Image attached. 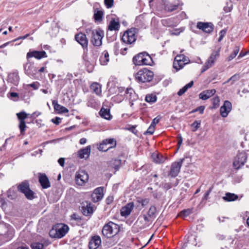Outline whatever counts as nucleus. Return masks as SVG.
<instances>
[{
  "label": "nucleus",
  "mask_w": 249,
  "mask_h": 249,
  "mask_svg": "<svg viewBox=\"0 0 249 249\" xmlns=\"http://www.w3.org/2000/svg\"><path fill=\"white\" fill-rule=\"evenodd\" d=\"M69 230V227L64 224H57L50 231V235L53 238H61L64 237Z\"/></svg>",
  "instance_id": "1"
},
{
  "label": "nucleus",
  "mask_w": 249,
  "mask_h": 249,
  "mask_svg": "<svg viewBox=\"0 0 249 249\" xmlns=\"http://www.w3.org/2000/svg\"><path fill=\"white\" fill-rule=\"evenodd\" d=\"M119 231V226L110 221L103 227L102 233L104 236L111 238L116 235Z\"/></svg>",
  "instance_id": "2"
},
{
  "label": "nucleus",
  "mask_w": 249,
  "mask_h": 249,
  "mask_svg": "<svg viewBox=\"0 0 249 249\" xmlns=\"http://www.w3.org/2000/svg\"><path fill=\"white\" fill-rule=\"evenodd\" d=\"M14 235V229L8 224H0V236L4 242H8L11 240Z\"/></svg>",
  "instance_id": "3"
},
{
  "label": "nucleus",
  "mask_w": 249,
  "mask_h": 249,
  "mask_svg": "<svg viewBox=\"0 0 249 249\" xmlns=\"http://www.w3.org/2000/svg\"><path fill=\"white\" fill-rule=\"evenodd\" d=\"M133 62L135 65H150L152 62L151 56L146 52L141 53L134 56Z\"/></svg>",
  "instance_id": "4"
},
{
  "label": "nucleus",
  "mask_w": 249,
  "mask_h": 249,
  "mask_svg": "<svg viewBox=\"0 0 249 249\" xmlns=\"http://www.w3.org/2000/svg\"><path fill=\"white\" fill-rule=\"evenodd\" d=\"M153 72L147 69L140 70L135 75L136 79L142 83L150 82L153 79Z\"/></svg>",
  "instance_id": "5"
},
{
  "label": "nucleus",
  "mask_w": 249,
  "mask_h": 249,
  "mask_svg": "<svg viewBox=\"0 0 249 249\" xmlns=\"http://www.w3.org/2000/svg\"><path fill=\"white\" fill-rule=\"evenodd\" d=\"M17 188L18 191L24 194L28 199L32 200L35 197V193L30 189L29 183L27 180H24L19 184Z\"/></svg>",
  "instance_id": "6"
},
{
  "label": "nucleus",
  "mask_w": 249,
  "mask_h": 249,
  "mask_svg": "<svg viewBox=\"0 0 249 249\" xmlns=\"http://www.w3.org/2000/svg\"><path fill=\"white\" fill-rule=\"evenodd\" d=\"M190 62L188 57L185 56L184 54H179L176 56L173 63V67L177 71H178L187 64Z\"/></svg>",
  "instance_id": "7"
},
{
  "label": "nucleus",
  "mask_w": 249,
  "mask_h": 249,
  "mask_svg": "<svg viewBox=\"0 0 249 249\" xmlns=\"http://www.w3.org/2000/svg\"><path fill=\"white\" fill-rule=\"evenodd\" d=\"M104 36V32L100 30L91 31V42L95 46H100L102 45V39Z\"/></svg>",
  "instance_id": "8"
},
{
  "label": "nucleus",
  "mask_w": 249,
  "mask_h": 249,
  "mask_svg": "<svg viewBox=\"0 0 249 249\" xmlns=\"http://www.w3.org/2000/svg\"><path fill=\"white\" fill-rule=\"evenodd\" d=\"M136 37L134 29H130L125 32L122 37V40L126 44L131 45L135 42Z\"/></svg>",
  "instance_id": "9"
},
{
  "label": "nucleus",
  "mask_w": 249,
  "mask_h": 249,
  "mask_svg": "<svg viewBox=\"0 0 249 249\" xmlns=\"http://www.w3.org/2000/svg\"><path fill=\"white\" fill-rule=\"evenodd\" d=\"M75 181L77 185L82 186L89 180V175L84 170H78L75 174Z\"/></svg>",
  "instance_id": "10"
},
{
  "label": "nucleus",
  "mask_w": 249,
  "mask_h": 249,
  "mask_svg": "<svg viewBox=\"0 0 249 249\" xmlns=\"http://www.w3.org/2000/svg\"><path fill=\"white\" fill-rule=\"evenodd\" d=\"M116 145V142L114 139H107L103 141L98 148L100 151H106L108 149L115 147Z\"/></svg>",
  "instance_id": "11"
},
{
  "label": "nucleus",
  "mask_w": 249,
  "mask_h": 249,
  "mask_svg": "<svg viewBox=\"0 0 249 249\" xmlns=\"http://www.w3.org/2000/svg\"><path fill=\"white\" fill-rule=\"evenodd\" d=\"M247 159L245 153H240L237 155L233 162V165L235 169H238L245 164Z\"/></svg>",
  "instance_id": "12"
},
{
  "label": "nucleus",
  "mask_w": 249,
  "mask_h": 249,
  "mask_svg": "<svg viewBox=\"0 0 249 249\" xmlns=\"http://www.w3.org/2000/svg\"><path fill=\"white\" fill-rule=\"evenodd\" d=\"M17 116L19 121V128L21 135H24L26 125L24 120L28 117V114L24 111L17 113Z\"/></svg>",
  "instance_id": "13"
},
{
  "label": "nucleus",
  "mask_w": 249,
  "mask_h": 249,
  "mask_svg": "<svg viewBox=\"0 0 249 249\" xmlns=\"http://www.w3.org/2000/svg\"><path fill=\"white\" fill-rule=\"evenodd\" d=\"M184 160V159H181L179 161L174 162L172 164L169 175L174 178L178 175Z\"/></svg>",
  "instance_id": "14"
},
{
  "label": "nucleus",
  "mask_w": 249,
  "mask_h": 249,
  "mask_svg": "<svg viewBox=\"0 0 249 249\" xmlns=\"http://www.w3.org/2000/svg\"><path fill=\"white\" fill-rule=\"evenodd\" d=\"M196 27L207 33H210L213 30V24L211 22H198Z\"/></svg>",
  "instance_id": "15"
},
{
  "label": "nucleus",
  "mask_w": 249,
  "mask_h": 249,
  "mask_svg": "<svg viewBox=\"0 0 249 249\" xmlns=\"http://www.w3.org/2000/svg\"><path fill=\"white\" fill-rule=\"evenodd\" d=\"M153 220L154 219L151 217H149V215L147 214L140 216L138 221L142 224V225L140 226V228L143 229L147 227Z\"/></svg>",
  "instance_id": "16"
},
{
  "label": "nucleus",
  "mask_w": 249,
  "mask_h": 249,
  "mask_svg": "<svg viewBox=\"0 0 249 249\" xmlns=\"http://www.w3.org/2000/svg\"><path fill=\"white\" fill-rule=\"evenodd\" d=\"M47 57L46 52L44 51H30L27 53L26 57L28 60L32 57H35L37 59H40L42 58H46Z\"/></svg>",
  "instance_id": "17"
},
{
  "label": "nucleus",
  "mask_w": 249,
  "mask_h": 249,
  "mask_svg": "<svg viewBox=\"0 0 249 249\" xmlns=\"http://www.w3.org/2000/svg\"><path fill=\"white\" fill-rule=\"evenodd\" d=\"M90 152L91 147L90 145H89L78 150L77 152V156L79 159L86 160L89 158Z\"/></svg>",
  "instance_id": "18"
},
{
  "label": "nucleus",
  "mask_w": 249,
  "mask_h": 249,
  "mask_svg": "<svg viewBox=\"0 0 249 249\" xmlns=\"http://www.w3.org/2000/svg\"><path fill=\"white\" fill-rule=\"evenodd\" d=\"M125 93V97L129 100L130 106L132 107L133 105V102L138 99V96L131 88H127Z\"/></svg>",
  "instance_id": "19"
},
{
  "label": "nucleus",
  "mask_w": 249,
  "mask_h": 249,
  "mask_svg": "<svg viewBox=\"0 0 249 249\" xmlns=\"http://www.w3.org/2000/svg\"><path fill=\"white\" fill-rule=\"evenodd\" d=\"M25 73L29 76H33L36 73V70L34 66V64L29 60L24 65Z\"/></svg>",
  "instance_id": "20"
},
{
  "label": "nucleus",
  "mask_w": 249,
  "mask_h": 249,
  "mask_svg": "<svg viewBox=\"0 0 249 249\" xmlns=\"http://www.w3.org/2000/svg\"><path fill=\"white\" fill-rule=\"evenodd\" d=\"M231 109V104L229 101H225L224 104L220 107V114L223 117H226L228 116L229 113Z\"/></svg>",
  "instance_id": "21"
},
{
  "label": "nucleus",
  "mask_w": 249,
  "mask_h": 249,
  "mask_svg": "<svg viewBox=\"0 0 249 249\" xmlns=\"http://www.w3.org/2000/svg\"><path fill=\"white\" fill-rule=\"evenodd\" d=\"M134 205L133 202L127 203L122 207L120 211L121 215L122 216L126 217L130 215L134 208Z\"/></svg>",
  "instance_id": "22"
},
{
  "label": "nucleus",
  "mask_w": 249,
  "mask_h": 249,
  "mask_svg": "<svg viewBox=\"0 0 249 249\" xmlns=\"http://www.w3.org/2000/svg\"><path fill=\"white\" fill-rule=\"evenodd\" d=\"M75 39L83 47L88 46V41L86 35L82 33L76 34L75 36Z\"/></svg>",
  "instance_id": "23"
},
{
  "label": "nucleus",
  "mask_w": 249,
  "mask_h": 249,
  "mask_svg": "<svg viewBox=\"0 0 249 249\" xmlns=\"http://www.w3.org/2000/svg\"><path fill=\"white\" fill-rule=\"evenodd\" d=\"M101 244V239L100 236L96 235L92 237L89 243V249H96Z\"/></svg>",
  "instance_id": "24"
},
{
  "label": "nucleus",
  "mask_w": 249,
  "mask_h": 249,
  "mask_svg": "<svg viewBox=\"0 0 249 249\" xmlns=\"http://www.w3.org/2000/svg\"><path fill=\"white\" fill-rule=\"evenodd\" d=\"M120 27V21L118 18H111L108 26V29L110 31H118Z\"/></svg>",
  "instance_id": "25"
},
{
  "label": "nucleus",
  "mask_w": 249,
  "mask_h": 249,
  "mask_svg": "<svg viewBox=\"0 0 249 249\" xmlns=\"http://www.w3.org/2000/svg\"><path fill=\"white\" fill-rule=\"evenodd\" d=\"M215 92L216 90L214 89L206 90L199 94V97L203 100H205L213 95Z\"/></svg>",
  "instance_id": "26"
},
{
  "label": "nucleus",
  "mask_w": 249,
  "mask_h": 249,
  "mask_svg": "<svg viewBox=\"0 0 249 249\" xmlns=\"http://www.w3.org/2000/svg\"><path fill=\"white\" fill-rule=\"evenodd\" d=\"M39 181L41 186L44 189L48 188L50 186V183L49 180L46 175L44 174H39Z\"/></svg>",
  "instance_id": "27"
},
{
  "label": "nucleus",
  "mask_w": 249,
  "mask_h": 249,
  "mask_svg": "<svg viewBox=\"0 0 249 249\" xmlns=\"http://www.w3.org/2000/svg\"><path fill=\"white\" fill-rule=\"evenodd\" d=\"M19 80V77L18 72L15 71L9 74L8 80L9 82L17 85L18 83Z\"/></svg>",
  "instance_id": "28"
},
{
  "label": "nucleus",
  "mask_w": 249,
  "mask_h": 249,
  "mask_svg": "<svg viewBox=\"0 0 249 249\" xmlns=\"http://www.w3.org/2000/svg\"><path fill=\"white\" fill-rule=\"evenodd\" d=\"M52 104L54 110L58 111V113H68L69 112V110L66 107L58 104L56 100H53Z\"/></svg>",
  "instance_id": "29"
},
{
  "label": "nucleus",
  "mask_w": 249,
  "mask_h": 249,
  "mask_svg": "<svg viewBox=\"0 0 249 249\" xmlns=\"http://www.w3.org/2000/svg\"><path fill=\"white\" fill-rule=\"evenodd\" d=\"M109 54L107 51H104L102 55L100 56V62L102 65H106L109 62Z\"/></svg>",
  "instance_id": "30"
},
{
  "label": "nucleus",
  "mask_w": 249,
  "mask_h": 249,
  "mask_svg": "<svg viewBox=\"0 0 249 249\" xmlns=\"http://www.w3.org/2000/svg\"><path fill=\"white\" fill-rule=\"evenodd\" d=\"M100 116L107 120H110L111 115L109 109L102 108L99 112Z\"/></svg>",
  "instance_id": "31"
},
{
  "label": "nucleus",
  "mask_w": 249,
  "mask_h": 249,
  "mask_svg": "<svg viewBox=\"0 0 249 249\" xmlns=\"http://www.w3.org/2000/svg\"><path fill=\"white\" fill-rule=\"evenodd\" d=\"M164 9L168 12H172L178 9H181L179 8L178 3L174 5L171 3H167L165 5Z\"/></svg>",
  "instance_id": "32"
},
{
  "label": "nucleus",
  "mask_w": 249,
  "mask_h": 249,
  "mask_svg": "<svg viewBox=\"0 0 249 249\" xmlns=\"http://www.w3.org/2000/svg\"><path fill=\"white\" fill-rule=\"evenodd\" d=\"M238 197V196L234 194L227 193L225 196L223 197V199L227 201H232L237 199Z\"/></svg>",
  "instance_id": "33"
},
{
  "label": "nucleus",
  "mask_w": 249,
  "mask_h": 249,
  "mask_svg": "<svg viewBox=\"0 0 249 249\" xmlns=\"http://www.w3.org/2000/svg\"><path fill=\"white\" fill-rule=\"evenodd\" d=\"M90 89L97 95L101 93V87L97 83H94L90 86Z\"/></svg>",
  "instance_id": "34"
},
{
  "label": "nucleus",
  "mask_w": 249,
  "mask_h": 249,
  "mask_svg": "<svg viewBox=\"0 0 249 249\" xmlns=\"http://www.w3.org/2000/svg\"><path fill=\"white\" fill-rule=\"evenodd\" d=\"M82 212L84 215H89L92 214L93 212V209L90 204L87 205L86 207H83Z\"/></svg>",
  "instance_id": "35"
},
{
  "label": "nucleus",
  "mask_w": 249,
  "mask_h": 249,
  "mask_svg": "<svg viewBox=\"0 0 249 249\" xmlns=\"http://www.w3.org/2000/svg\"><path fill=\"white\" fill-rule=\"evenodd\" d=\"M121 160L119 159H112L109 162V165L116 170H118L121 165Z\"/></svg>",
  "instance_id": "36"
},
{
  "label": "nucleus",
  "mask_w": 249,
  "mask_h": 249,
  "mask_svg": "<svg viewBox=\"0 0 249 249\" xmlns=\"http://www.w3.org/2000/svg\"><path fill=\"white\" fill-rule=\"evenodd\" d=\"M7 196L10 199L13 200L17 198V191L14 186L12 187L7 192Z\"/></svg>",
  "instance_id": "37"
},
{
  "label": "nucleus",
  "mask_w": 249,
  "mask_h": 249,
  "mask_svg": "<svg viewBox=\"0 0 249 249\" xmlns=\"http://www.w3.org/2000/svg\"><path fill=\"white\" fill-rule=\"evenodd\" d=\"M153 160L157 163L163 162L164 161V158L162 155L159 154H153L151 156Z\"/></svg>",
  "instance_id": "38"
},
{
  "label": "nucleus",
  "mask_w": 249,
  "mask_h": 249,
  "mask_svg": "<svg viewBox=\"0 0 249 249\" xmlns=\"http://www.w3.org/2000/svg\"><path fill=\"white\" fill-rule=\"evenodd\" d=\"M240 51V46H235L233 49L232 53L228 57V60L231 61L237 55Z\"/></svg>",
  "instance_id": "39"
},
{
  "label": "nucleus",
  "mask_w": 249,
  "mask_h": 249,
  "mask_svg": "<svg viewBox=\"0 0 249 249\" xmlns=\"http://www.w3.org/2000/svg\"><path fill=\"white\" fill-rule=\"evenodd\" d=\"M214 63L212 61L209 60V59L207 60V62L205 63V65L203 67L201 72H203L207 71L209 68H211L213 65Z\"/></svg>",
  "instance_id": "40"
},
{
  "label": "nucleus",
  "mask_w": 249,
  "mask_h": 249,
  "mask_svg": "<svg viewBox=\"0 0 249 249\" xmlns=\"http://www.w3.org/2000/svg\"><path fill=\"white\" fill-rule=\"evenodd\" d=\"M157 212V209L155 206H152L147 212V214L149 215V217H151L154 219L156 217V213Z\"/></svg>",
  "instance_id": "41"
},
{
  "label": "nucleus",
  "mask_w": 249,
  "mask_h": 249,
  "mask_svg": "<svg viewBox=\"0 0 249 249\" xmlns=\"http://www.w3.org/2000/svg\"><path fill=\"white\" fill-rule=\"evenodd\" d=\"M233 7V4L231 0L227 1L226 4V6L224 7L223 10L226 13L231 12Z\"/></svg>",
  "instance_id": "42"
},
{
  "label": "nucleus",
  "mask_w": 249,
  "mask_h": 249,
  "mask_svg": "<svg viewBox=\"0 0 249 249\" xmlns=\"http://www.w3.org/2000/svg\"><path fill=\"white\" fill-rule=\"evenodd\" d=\"M156 100V96L153 94H148L145 97V101L148 103H154Z\"/></svg>",
  "instance_id": "43"
},
{
  "label": "nucleus",
  "mask_w": 249,
  "mask_h": 249,
  "mask_svg": "<svg viewBox=\"0 0 249 249\" xmlns=\"http://www.w3.org/2000/svg\"><path fill=\"white\" fill-rule=\"evenodd\" d=\"M240 78V76L238 74H234L232 76H231L230 78H229L227 81L224 83V84H226L231 81V85L233 84L236 81L238 80Z\"/></svg>",
  "instance_id": "44"
},
{
  "label": "nucleus",
  "mask_w": 249,
  "mask_h": 249,
  "mask_svg": "<svg viewBox=\"0 0 249 249\" xmlns=\"http://www.w3.org/2000/svg\"><path fill=\"white\" fill-rule=\"evenodd\" d=\"M103 12L102 11L98 10L95 11L94 14V18L95 21L102 20Z\"/></svg>",
  "instance_id": "45"
},
{
  "label": "nucleus",
  "mask_w": 249,
  "mask_h": 249,
  "mask_svg": "<svg viewBox=\"0 0 249 249\" xmlns=\"http://www.w3.org/2000/svg\"><path fill=\"white\" fill-rule=\"evenodd\" d=\"M219 53L218 51H213L210 56L209 57V59L212 61L214 63L215 60L216 59L219 57Z\"/></svg>",
  "instance_id": "46"
},
{
  "label": "nucleus",
  "mask_w": 249,
  "mask_h": 249,
  "mask_svg": "<svg viewBox=\"0 0 249 249\" xmlns=\"http://www.w3.org/2000/svg\"><path fill=\"white\" fill-rule=\"evenodd\" d=\"M192 213V211L191 209H188L186 210H184L180 212L178 215L181 217H186L190 215Z\"/></svg>",
  "instance_id": "47"
},
{
  "label": "nucleus",
  "mask_w": 249,
  "mask_h": 249,
  "mask_svg": "<svg viewBox=\"0 0 249 249\" xmlns=\"http://www.w3.org/2000/svg\"><path fill=\"white\" fill-rule=\"evenodd\" d=\"M43 244L39 242L34 243L31 245L32 249H43Z\"/></svg>",
  "instance_id": "48"
},
{
  "label": "nucleus",
  "mask_w": 249,
  "mask_h": 249,
  "mask_svg": "<svg viewBox=\"0 0 249 249\" xmlns=\"http://www.w3.org/2000/svg\"><path fill=\"white\" fill-rule=\"evenodd\" d=\"M200 122L198 121H195L191 125L192 126V130L193 131L195 132L196 131L198 128L200 127Z\"/></svg>",
  "instance_id": "49"
},
{
  "label": "nucleus",
  "mask_w": 249,
  "mask_h": 249,
  "mask_svg": "<svg viewBox=\"0 0 249 249\" xmlns=\"http://www.w3.org/2000/svg\"><path fill=\"white\" fill-rule=\"evenodd\" d=\"M94 196L95 195H101L103 196V187H98L96 189H95L93 192Z\"/></svg>",
  "instance_id": "50"
},
{
  "label": "nucleus",
  "mask_w": 249,
  "mask_h": 249,
  "mask_svg": "<svg viewBox=\"0 0 249 249\" xmlns=\"http://www.w3.org/2000/svg\"><path fill=\"white\" fill-rule=\"evenodd\" d=\"M196 237L195 235H191L189 237L188 241L190 242L192 245L196 246L197 243L196 242Z\"/></svg>",
  "instance_id": "51"
},
{
  "label": "nucleus",
  "mask_w": 249,
  "mask_h": 249,
  "mask_svg": "<svg viewBox=\"0 0 249 249\" xmlns=\"http://www.w3.org/2000/svg\"><path fill=\"white\" fill-rule=\"evenodd\" d=\"M91 197H92V199L93 201L94 202H97L100 201L103 197V196H101V195L100 196V195H97L94 196L93 193L91 195Z\"/></svg>",
  "instance_id": "52"
},
{
  "label": "nucleus",
  "mask_w": 249,
  "mask_h": 249,
  "mask_svg": "<svg viewBox=\"0 0 249 249\" xmlns=\"http://www.w3.org/2000/svg\"><path fill=\"white\" fill-rule=\"evenodd\" d=\"M104 2L107 8H110L113 5L114 0H104Z\"/></svg>",
  "instance_id": "53"
},
{
  "label": "nucleus",
  "mask_w": 249,
  "mask_h": 249,
  "mask_svg": "<svg viewBox=\"0 0 249 249\" xmlns=\"http://www.w3.org/2000/svg\"><path fill=\"white\" fill-rule=\"evenodd\" d=\"M220 100L218 96L215 97L213 100V107L216 108L219 106Z\"/></svg>",
  "instance_id": "54"
},
{
  "label": "nucleus",
  "mask_w": 249,
  "mask_h": 249,
  "mask_svg": "<svg viewBox=\"0 0 249 249\" xmlns=\"http://www.w3.org/2000/svg\"><path fill=\"white\" fill-rule=\"evenodd\" d=\"M155 126L150 125L145 134H149L150 135L153 134L155 131Z\"/></svg>",
  "instance_id": "55"
},
{
  "label": "nucleus",
  "mask_w": 249,
  "mask_h": 249,
  "mask_svg": "<svg viewBox=\"0 0 249 249\" xmlns=\"http://www.w3.org/2000/svg\"><path fill=\"white\" fill-rule=\"evenodd\" d=\"M204 109H205V107L204 106H200V107H197L195 110H194L193 112H195L198 111L199 112V113L201 114H203Z\"/></svg>",
  "instance_id": "56"
},
{
  "label": "nucleus",
  "mask_w": 249,
  "mask_h": 249,
  "mask_svg": "<svg viewBox=\"0 0 249 249\" xmlns=\"http://www.w3.org/2000/svg\"><path fill=\"white\" fill-rule=\"evenodd\" d=\"M194 82L193 81H191L188 84H186L185 86H184L182 89L185 91H186L187 90L191 88L193 85Z\"/></svg>",
  "instance_id": "57"
},
{
  "label": "nucleus",
  "mask_w": 249,
  "mask_h": 249,
  "mask_svg": "<svg viewBox=\"0 0 249 249\" xmlns=\"http://www.w3.org/2000/svg\"><path fill=\"white\" fill-rule=\"evenodd\" d=\"M226 31L224 30H221L219 33L220 36L218 38V42H220L223 39V36H224L226 35Z\"/></svg>",
  "instance_id": "58"
},
{
  "label": "nucleus",
  "mask_w": 249,
  "mask_h": 249,
  "mask_svg": "<svg viewBox=\"0 0 249 249\" xmlns=\"http://www.w3.org/2000/svg\"><path fill=\"white\" fill-rule=\"evenodd\" d=\"M61 120V118L58 117H56L54 119H52V122H53L55 124L58 125L60 123Z\"/></svg>",
  "instance_id": "59"
},
{
  "label": "nucleus",
  "mask_w": 249,
  "mask_h": 249,
  "mask_svg": "<svg viewBox=\"0 0 249 249\" xmlns=\"http://www.w3.org/2000/svg\"><path fill=\"white\" fill-rule=\"evenodd\" d=\"M178 150L180 146H181L182 141H183V139L180 134L178 135Z\"/></svg>",
  "instance_id": "60"
},
{
  "label": "nucleus",
  "mask_w": 249,
  "mask_h": 249,
  "mask_svg": "<svg viewBox=\"0 0 249 249\" xmlns=\"http://www.w3.org/2000/svg\"><path fill=\"white\" fill-rule=\"evenodd\" d=\"M149 201V200L147 198H145V199L141 200V203L142 207H144V206L147 205L148 204Z\"/></svg>",
  "instance_id": "61"
},
{
  "label": "nucleus",
  "mask_w": 249,
  "mask_h": 249,
  "mask_svg": "<svg viewBox=\"0 0 249 249\" xmlns=\"http://www.w3.org/2000/svg\"><path fill=\"white\" fill-rule=\"evenodd\" d=\"M160 120V118L156 117L155 118H154L153 120V121L151 124V125L155 127L156 124H157L159 122Z\"/></svg>",
  "instance_id": "62"
},
{
  "label": "nucleus",
  "mask_w": 249,
  "mask_h": 249,
  "mask_svg": "<svg viewBox=\"0 0 249 249\" xmlns=\"http://www.w3.org/2000/svg\"><path fill=\"white\" fill-rule=\"evenodd\" d=\"M38 83L37 82H34L32 84L29 85V86L33 88L34 89H37L38 88Z\"/></svg>",
  "instance_id": "63"
},
{
  "label": "nucleus",
  "mask_w": 249,
  "mask_h": 249,
  "mask_svg": "<svg viewBox=\"0 0 249 249\" xmlns=\"http://www.w3.org/2000/svg\"><path fill=\"white\" fill-rule=\"evenodd\" d=\"M153 196L155 198H158L160 197L161 194L160 192H154L153 193Z\"/></svg>",
  "instance_id": "64"
}]
</instances>
